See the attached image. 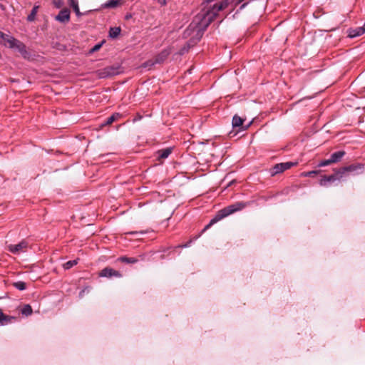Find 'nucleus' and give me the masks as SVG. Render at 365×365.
Listing matches in <instances>:
<instances>
[{
	"mask_svg": "<svg viewBox=\"0 0 365 365\" xmlns=\"http://www.w3.org/2000/svg\"><path fill=\"white\" fill-rule=\"evenodd\" d=\"M28 247L29 242L26 240H23L16 245H9L7 246V250L14 255H19L21 253L26 252Z\"/></svg>",
	"mask_w": 365,
	"mask_h": 365,
	"instance_id": "obj_6",
	"label": "nucleus"
},
{
	"mask_svg": "<svg viewBox=\"0 0 365 365\" xmlns=\"http://www.w3.org/2000/svg\"><path fill=\"white\" fill-rule=\"evenodd\" d=\"M243 122H244V119H242L237 115H235L233 116L232 120V125L233 128H235V129L237 128V131L245 130L247 128V127H245V128L242 127Z\"/></svg>",
	"mask_w": 365,
	"mask_h": 365,
	"instance_id": "obj_12",
	"label": "nucleus"
},
{
	"mask_svg": "<svg viewBox=\"0 0 365 365\" xmlns=\"http://www.w3.org/2000/svg\"><path fill=\"white\" fill-rule=\"evenodd\" d=\"M172 148H167L165 149L159 150L156 153V159L160 161L161 160L167 158L172 153Z\"/></svg>",
	"mask_w": 365,
	"mask_h": 365,
	"instance_id": "obj_13",
	"label": "nucleus"
},
{
	"mask_svg": "<svg viewBox=\"0 0 365 365\" xmlns=\"http://www.w3.org/2000/svg\"><path fill=\"white\" fill-rule=\"evenodd\" d=\"M192 66L190 68H189L187 71L184 72V76H185L186 73H189V74H191L192 73Z\"/></svg>",
	"mask_w": 365,
	"mask_h": 365,
	"instance_id": "obj_32",
	"label": "nucleus"
},
{
	"mask_svg": "<svg viewBox=\"0 0 365 365\" xmlns=\"http://www.w3.org/2000/svg\"><path fill=\"white\" fill-rule=\"evenodd\" d=\"M13 286L16 288L17 289L19 290H25L26 289V284L24 282H21V281H19V282H14L13 284Z\"/></svg>",
	"mask_w": 365,
	"mask_h": 365,
	"instance_id": "obj_24",
	"label": "nucleus"
},
{
	"mask_svg": "<svg viewBox=\"0 0 365 365\" xmlns=\"http://www.w3.org/2000/svg\"><path fill=\"white\" fill-rule=\"evenodd\" d=\"M333 163L332 161H331V158L328 159V160H322L319 163V167H324V166H327V165H329L330 164Z\"/></svg>",
	"mask_w": 365,
	"mask_h": 365,
	"instance_id": "obj_27",
	"label": "nucleus"
},
{
	"mask_svg": "<svg viewBox=\"0 0 365 365\" xmlns=\"http://www.w3.org/2000/svg\"><path fill=\"white\" fill-rule=\"evenodd\" d=\"M345 155V152L343 150H339L337 152H335L332 153L330 156L331 161L334 163H337L341 160V159L344 157Z\"/></svg>",
	"mask_w": 365,
	"mask_h": 365,
	"instance_id": "obj_17",
	"label": "nucleus"
},
{
	"mask_svg": "<svg viewBox=\"0 0 365 365\" xmlns=\"http://www.w3.org/2000/svg\"><path fill=\"white\" fill-rule=\"evenodd\" d=\"M343 175L340 171V170H337L335 171V173L330 175H324L320 182L319 184L321 186H327L328 183L329 182H334L336 180L339 181L342 180Z\"/></svg>",
	"mask_w": 365,
	"mask_h": 365,
	"instance_id": "obj_7",
	"label": "nucleus"
},
{
	"mask_svg": "<svg viewBox=\"0 0 365 365\" xmlns=\"http://www.w3.org/2000/svg\"><path fill=\"white\" fill-rule=\"evenodd\" d=\"M247 205V202H237L234 204H232L217 212L216 215L210 221L209 224H207L202 231H205L210 228L212 225L217 222L219 220L229 216L230 215L240 211Z\"/></svg>",
	"mask_w": 365,
	"mask_h": 365,
	"instance_id": "obj_2",
	"label": "nucleus"
},
{
	"mask_svg": "<svg viewBox=\"0 0 365 365\" xmlns=\"http://www.w3.org/2000/svg\"><path fill=\"white\" fill-rule=\"evenodd\" d=\"M187 246H188L187 245L184 244V247H187Z\"/></svg>",
	"mask_w": 365,
	"mask_h": 365,
	"instance_id": "obj_39",
	"label": "nucleus"
},
{
	"mask_svg": "<svg viewBox=\"0 0 365 365\" xmlns=\"http://www.w3.org/2000/svg\"><path fill=\"white\" fill-rule=\"evenodd\" d=\"M120 68L115 66H109L96 71V75L100 78L111 77L120 73Z\"/></svg>",
	"mask_w": 365,
	"mask_h": 365,
	"instance_id": "obj_4",
	"label": "nucleus"
},
{
	"mask_svg": "<svg viewBox=\"0 0 365 365\" xmlns=\"http://www.w3.org/2000/svg\"><path fill=\"white\" fill-rule=\"evenodd\" d=\"M229 4V0H224L214 4L207 11H202L194 17L187 29L184 31V38H190L187 42V49L194 46L201 39L204 31L217 16L218 12L227 8Z\"/></svg>",
	"mask_w": 365,
	"mask_h": 365,
	"instance_id": "obj_1",
	"label": "nucleus"
},
{
	"mask_svg": "<svg viewBox=\"0 0 365 365\" xmlns=\"http://www.w3.org/2000/svg\"><path fill=\"white\" fill-rule=\"evenodd\" d=\"M91 287H85L83 289H82L80 292H79V297L80 298H82L84 294H85V292H88L90 290H91Z\"/></svg>",
	"mask_w": 365,
	"mask_h": 365,
	"instance_id": "obj_29",
	"label": "nucleus"
},
{
	"mask_svg": "<svg viewBox=\"0 0 365 365\" xmlns=\"http://www.w3.org/2000/svg\"><path fill=\"white\" fill-rule=\"evenodd\" d=\"M77 264H78V259L70 260L63 264V268L65 269H69L71 267H73L74 265H76Z\"/></svg>",
	"mask_w": 365,
	"mask_h": 365,
	"instance_id": "obj_25",
	"label": "nucleus"
},
{
	"mask_svg": "<svg viewBox=\"0 0 365 365\" xmlns=\"http://www.w3.org/2000/svg\"><path fill=\"white\" fill-rule=\"evenodd\" d=\"M294 165H295V163L292 162H285L276 164L270 169V174L272 176H274L289 169Z\"/></svg>",
	"mask_w": 365,
	"mask_h": 365,
	"instance_id": "obj_8",
	"label": "nucleus"
},
{
	"mask_svg": "<svg viewBox=\"0 0 365 365\" xmlns=\"http://www.w3.org/2000/svg\"><path fill=\"white\" fill-rule=\"evenodd\" d=\"M55 19L61 23H68L70 21V11L68 9L65 8L61 10L58 14L55 17Z\"/></svg>",
	"mask_w": 365,
	"mask_h": 365,
	"instance_id": "obj_11",
	"label": "nucleus"
},
{
	"mask_svg": "<svg viewBox=\"0 0 365 365\" xmlns=\"http://www.w3.org/2000/svg\"><path fill=\"white\" fill-rule=\"evenodd\" d=\"M20 312H21V313L23 315H24V316H26V317H29V316H30V315H31V314H32V313H33V309H32V308H31V305H29V304H24V305L21 307V309H20Z\"/></svg>",
	"mask_w": 365,
	"mask_h": 365,
	"instance_id": "obj_20",
	"label": "nucleus"
},
{
	"mask_svg": "<svg viewBox=\"0 0 365 365\" xmlns=\"http://www.w3.org/2000/svg\"><path fill=\"white\" fill-rule=\"evenodd\" d=\"M103 42H104V41H102L101 43H97L96 45H95V46H94L91 49L90 52H91V53H94V52H96V51H98V50L101 48V46H102V45H103Z\"/></svg>",
	"mask_w": 365,
	"mask_h": 365,
	"instance_id": "obj_28",
	"label": "nucleus"
},
{
	"mask_svg": "<svg viewBox=\"0 0 365 365\" xmlns=\"http://www.w3.org/2000/svg\"><path fill=\"white\" fill-rule=\"evenodd\" d=\"M246 5H247V4H242V5L240 6V9H242L245 8V6Z\"/></svg>",
	"mask_w": 365,
	"mask_h": 365,
	"instance_id": "obj_36",
	"label": "nucleus"
},
{
	"mask_svg": "<svg viewBox=\"0 0 365 365\" xmlns=\"http://www.w3.org/2000/svg\"><path fill=\"white\" fill-rule=\"evenodd\" d=\"M214 1L215 0H205L203 1V4H210V3H211V2Z\"/></svg>",
	"mask_w": 365,
	"mask_h": 365,
	"instance_id": "obj_35",
	"label": "nucleus"
},
{
	"mask_svg": "<svg viewBox=\"0 0 365 365\" xmlns=\"http://www.w3.org/2000/svg\"><path fill=\"white\" fill-rule=\"evenodd\" d=\"M0 43L8 45L10 48H16L21 53L26 52L25 45L20 41L0 31Z\"/></svg>",
	"mask_w": 365,
	"mask_h": 365,
	"instance_id": "obj_3",
	"label": "nucleus"
},
{
	"mask_svg": "<svg viewBox=\"0 0 365 365\" xmlns=\"http://www.w3.org/2000/svg\"><path fill=\"white\" fill-rule=\"evenodd\" d=\"M180 248V246H178L177 247H175L173 252H178V254H180V251H178V250Z\"/></svg>",
	"mask_w": 365,
	"mask_h": 365,
	"instance_id": "obj_34",
	"label": "nucleus"
},
{
	"mask_svg": "<svg viewBox=\"0 0 365 365\" xmlns=\"http://www.w3.org/2000/svg\"><path fill=\"white\" fill-rule=\"evenodd\" d=\"M68 3L71 6L75 11L76 16H81L82 15V13L80 11L79 7H78V3L77 0H68Z\"/></svg>",
	"mask_w": 365,
	"mask_h": 365,
	"instance_id": "obj_19",
	"label": "nucleus"
},
{
	"mask_svg": "<svg viewBox=\"0 0 365 365\" xmlns=\"http://www.w3.org/2000/svg\"><path fill=\"white\" fill-rule=\"evenodd\" d=\"M121 31L120 27H111L109 30V36L112 38L118 37Z\"/></svg>",
	"mask_w": 365,
	"mask_h": 365,
	"instance_id": "obj_22",
	"label": "nucleus"
},
{
	"mask_svg": "<svg viewBox=\"0 0 365 365\" xmlns=\"http://www.w3.org/2000/svg\"><path fill=\"white\" fill-rule=\"evenodd\" d=\"M158 2L160 4V6H165L167 4V0H158Z\"/></svg>",
	"mask_w": 365,
	"mask_h": 365,
	"instance_id": "obj_30",
	"label": "nucleus"
},
{
	"mask_svg": "<svg viewBox=\"0 0 365 365\" xmlns=\"http://www.w3.org/2000/svg\"><path fill=\"white\" fill-rule=\"evenodd\" d=\"M130 16H131L130 15H126L125 19H129Z\"/></svg>",
	"mask_w": 365,
	"mask_h": 365,
	"instance_id": "obj_37",
	"label": "nucleus"
},
{
	"mask_svg": "<svg viewBox=\"0 0 365 365\" xmlns=\"http://www.w3.org/2000/svg\"><path fill=\"white\" fill-rule=\"evenodd\" d=\"M340 171L343 175V177L346 176L347 173H351L352 175H357L361 173L364 170V165L361 163L351 164L348 166H344L341 168Z\"/></svg>",
	"mask_w": 365,
	"mask_h": 365,
	"instance_id": "obj_5",
	"label": "nucleus"
},
{
	"mask_svg": "<svg viewBox=\"0 0 365 365\" xmlns=\"http://www.w3.org/2000/svg\"><path fill=\"white\" fill-rule=\"evenodd\" d=\"M365 33V30L362 26L356 28V29H350L348 31V36L349 38H355Z\"/></svg>",
	"mask_w": 365,
	"mask_h": 365,
	"instance_id": "obj_16",
	"label": "nucleus"
},
{
	"mask_svg": "<svg viewBox=\"0 0 365 365\" xmlns=\"http://www.w3.org/2000/svg\"><path fill=\"white\" fill-rule=\"evenodd\" d=\"M169 53L167 51H163L158 55L155 57L154 60H149L143 63L142 66L143 68L151 67L155 63H161L163 62L168 57Z\"/></svg>",
	"mask_w": 365,
	"mask_h": 365,
	"instance_id": "obj_9",
	"label": "nucleus"
},
{
	"mask_svg": "<svg viewBox=\"0 0 365 365\" xmlns=\"http://www.w3.org/2000/svg\"><path fill=\"white\" fill-rule=\"evenodd\" d=\"M123 0H109L102 5L105 9H115L123 4Z\"/></svg>",
	"mask_w": 365,
	"mask_h": 365,
	"instance_id": "obj_15",
	"label": "nucleus"
},
{
	"mask_svg": "<svg viewBox=\"0 0 365 365\" xmlns=\"http://www.w3.org/2000/svg\"><path fill=\"white\" fill-rule=\"evenodd\" d=\"M244 0H240V1H243Z\"/></svg>",
	"mask_w": 365,
	"mask_h": 365,
	"instance_id": "obj_40",
	"label": "nucleus"
},
{
	"mask_svg": "<svg viewBox=\"0 0 365 365\" xmlns=\"http://www.w3.org/2000/svg\"><path fill=\"white\" fill-rule=\"evenodd\" d=\"M4 316H5V314L2 312V309H0V322H1V320H2L3 317H4Z\"/></svg>",
	"mask_w": 365,
	"mask_h": 365,
	"instance_id": "obj_33",
	"label": "nucleus"
},
{
	"mask_svg": "<svg viewBox=\"0 0 365 365\" xmlns=\"http://www.w3.org/2000/svg\"><path fill=\"white\" fill-rule=\"evenodd\" d=\"M183 124H184V126H185V125L187 126V124L186 123V122H185V120H184V122H183Z\"/></svg>",
	"mask_w": 365,
	"mask_h": 365,
	"instance_id": "obj_38",
	"label": "nucleus"
},
{
	"mask_svg": "<svg viewBox=\"0 0 365 365\" xmlns=\"http://www.w3.org/2000/svg\"><path fill=\"white\" fill-rule=\"evenodd\" d=\"M38 9V6H34V8L32 9L30 14L27 17V20L29 21H33L35 19V17H36Z\"/></svg>",
	"mask_w": 365,
	"mask_h": 365,
	"instance_id": "obj_23",
	"label": "nucleus"
},
{
	"mask_svg": "<svg viewBox=\"0 0 365 365\" xmlns=\"http://www.w3.org/2000/svg\"><path fill=\"white\" fill-rule=\"evenodd\" d=\"M121 116L122 115L120 114L119 113H114L113 115L108 117L104 123H103L100 125V128H102L104 126L111 125L113 122L119 120L121 118Z\"/></svg>",
	"mask_w": 365,
	"mask_h": 365,
	"instance_id": "obj_14",
	"label": "nucleus"
},
{
	"mask_svg": "<svg viewBox=\"0 0 365 365\" xmlns=\"http://www.w3.org/2000/svg\"><path fill=\"white\" fill-rule=\"evenodd\" d=\"M98 276L101 277L110 278V277H114L120 278L122 277V274L119 271L115 270L113 268L107 267H105L104 269H103L99 272Z\"/></svg>",
	"mask_w": 365,
	"mask_h": 365,
	"instance_id": "obj_10",
	"label": "nucleus"
},
{
	"mask_svg": "<svg viewBox=\"0 0 365 365\" xmlns=\"http://www.w3.org/2000/svg\"><path fill=\"white\" fill-rule=\"evenodd\" d=\"M52 2H53V4L54 5V6L57 9L61 8L63 4L62 0H53Z\"/></svg>",
	"mask_w": 365,
	"mask_h": 365,
	"instance_id": "obj_26",
	"label": "nucleus"
},
{
	"mask_svg": "<svg viewBox=\"0 0 365 365\" xmlns=\"http://www.w3.org/2000/svg\"><path fill=\"white\" fill-rule=\"evenodd\" d=\"M16 317H12V316L5 314L4 317H3V319L1 320V322H0V324L2 326L7 325L9 324L14 322V321H16Z\"/></svg>",
	"mask_w": 365,
	"mask_h": 365,
	"instance_id": "obj_21",
	"label": "nucleus"
},
{
	"mask_svg": "<svg viewBox=\"0 0 365 365\" xmlns=\"http://www.w3.org/2000/svg\"><path fill=\"white\" fill-rule=\"evenodd\" d=\"M317 173V171H310V172H308L306 174H304L305 176H312V175L314 174H316Z\"/></svg>",
	"mask_w": 365,
	"mask_h": 365,
	"instance_id": "obj_31",
	"label": "nucleus"
},
{
	"mask_svg": "<svg viewBox=\"0 0 365 365\" xmlns=\"http://www.w3.org/2000/svg\"><path fill=\"white\" fill-rule=\"evenodd\" d=\"M117 261L126 264H135L138 262V259L135 257H128L126 256H123L118 257L117 259Z\"/></svg>",
	"mask_w": 365,
	"mask_h": 365,
	"instance_id": "obj_18",
	"label": "nucleus"
}]
</instances>
